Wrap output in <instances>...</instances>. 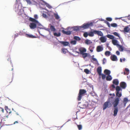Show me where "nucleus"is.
Segmentation results:
<instances>
[{
    "label": "nucleus",
    "instance_id": "obj_1",
    "mask_svg": "<svg viewBox=\"0 0 130 130\" xmlns=\"http://www.w3.org/2000/svg\"><path fill=\"white\" fill-rule=\"evenodd\" d=\"M86 92V91L85 89H80L79 91L78 97L77 98V100H80L82 98V96L84 95Z\"/></svg>",
    "mask_w": 130,
    "mask_h": 130
},
{
    "label": "nucleus",
    "instance_id": "obj_2",
    "mask_svg": "<svg viewBox=\"0 0 130 130\" xmlns=\"http://www.w3.org/2000/svg\"><path fill=\"white\" fill-rule=\"evenodd\" d=\"M116 96L117 97L120 98L122 96V94L121 92L120 93V91H122V90L121 88L119 86H117L116 88Z\"/></svg>",
    "mask_w": 130,
    "mask_h": 130
},
{
    "label": "nucleus",
    "instance_id": "obj_3",
    "mask_svg": "<svg viewBox=\"0 0 130 130\" xmlns=\"http://www.w3.org/2000/svg\"><path fill=\"white\" fill-rule=\"evenodd\" d=\"M93 25V23L92 22H88L87 23L84 24L81 27L83 28L84 29H87L92 26Z\"/></svg>",
    "mask_w": 130,
    "mask_h": 130
},
{
    "label": "nucleus",
    "instance_id": "obj_4",
    "mask_svg": "<svg viewBox=\"0 0 130 130\" xmlns=\"http://www.w3.org/2000/svg\"><path fill=\"white\" fill-rule=\"evenodd\" d=\"M120 98L119 97H116L114 100L113 102V107H116L120 101Z\"/></svg>",
    "mask_w": 130,
    "mask_h": 130
},
{
    "label": "nucleus",
    "instance_id": "obj_5",
    "mask_svg": "<svg viewBox=\"0 0 130 130\" xmlns=\"http://www.w3.org/2000/svg\"><path fill=\"white\" fill-rule=\"evenodd\" d=\"M49 28H48L46 29L47 31L50 32L51 31L54 32L56 31V29L54 26L50 24L49 25Z\"/></svg>",
    "mask_w": 130,
    "mask_h": 130
},
{
    "label": "nucleus",
    "instance_id": "obj_6",
    "mask_svg": "<svg viewBox=\"0 0 130 130\" xmlns=\"http://www.w3.org/2000/svg\"><path fill=\"white\" fill-rule=\"evenodd\" d=\"M111 103L109 101H107L105 102L103 106V109L104 110L107 107H109L110 106Z\"/></svg>",
    "mask_w": 130,
    "mask_h": 130
},
{
    "label": "nucleus",
    "instance_id": "obj_7",
    "mask_svg": "<svg viewBox=\"0 0 130 130\" xmlns=\"http://www.w3.org/2000/svg\"><path fill=\"white\" fill-rule=\"evenodd\" d=\"M94 34L97 35L99 36H102L103 35L102 32L101 31H99L96 30H93Z\"/></svg>",
    "mask_w": 130,
    "mask_h": 130
},
{
    "label": "nucleus",
    "instance_id": "obj_8",
    "mask_svg": "<svg viewBox=\"0 0 130 130\" xmlns=\"http://www.w3.org/2000/svg\"><path fill=\"white\" fill-rule=\"evenodd\" d=\"M110 59L112 61H115L117 60V57L115 55H112L110 56Z\"/></svg>",
    "mask_w": 130,
    "mask_h": 130
},
{
    "label": "nucleus",
    "instance_id": "obj_9",
    "mask_svg": "<svg viewBox=\"0 0 130 130\" xmlns=\"http://www.w3.org/2000/svg\"><path fill=\"white\" fill-rule=\"evenodd\" d=\"M103 50V47L101 46H98L97 47L96 50L98 52H99L102 51Z\"/></svg>",
    "mask_w": 130,
    "mask_h": 130
},
{
    "label": "nucleus",
    "instance_id": "obj_10",
    "mask_svg": "<svg viewBox=\"0 0 130 130\" xmlns=\"http://www.w3.org/2000/svg\"><path fill=\"white\" fill-rule=\"evenodd\" d=\"M102 67H99L97 69V71L99 76L102 75Z\"/></svg>",
    "mask_w": 130,
    "mask_h": 130
},
{
    "label": "nucleus",
    "instance_id": "obj_11",
    "mask_svg": "<svg viewBox=\"0 0 130 130\" xmlns=\"http://www.w3.org/2000/svg\"><path fill=\"white\" fill-rule=\"evenodd\" d=\"M120 85L121 87L123 89L125 88L126 86V83L124 82H121L120 84Z\"/></svg>",
    "mask_w": 130,
    "mask_h": 130
},
{
    "label": "nucleus",
    "instance_id": "obj_12",
    "mask_svg": "<svg viewBox=\"0 0 130 130\" xmlns=\"http://www.w3.org/2000/svg\"><path fill=\"white\" fill-rule=\"evenodd\" d=\"M30 27L31 29H35L37 25L36 24L34 23H31L30 24Z\"/></svg>",
    "mask_w": 130,
    "mask_h": 130
},
{
    "label": "nucleus",
    "instance_id": "obj_13",
    "mask_svg": "<svg viewBox=\"0 0 130 130\" xmlns=\"http://www.w3.org/2000/svg\"><path fill=\"white\" fill-rule=\"evenodd\" d=\"M59 43L63 45L64 46H67L69 44V42H68L59 41Z\"/></svg>",
    "mask_w": 130,
    "mask_h": 130
},
{
    "label": "nucleus",
    "instance_id": "obj_14",
    "mask_svg": "<svg viewBox=\"0 0 130 130\" xmlns=\"http://www.w3.org/2000/svg\"><path fill=\"white\" fill-rule=\"evenodd\" d=\"M130 30V29L128 26H127L124 28L123 32H128Z\"/></svg>",
    "mask_w": 130,
    "mask_h": 130
},
{
    "label": "nucleus",
    "instance_id": "obj_15",
    "mask_svg": "<svg viewBox=\"0 0 130 130\" xmlns=\"http://www.w3.org/2000/svg\"><path fill=\"white\" fill-rule=\"evenodd\" d=\"M62 32L63 34L67 35H70L71 34V31H66L64 30H62Z\"/></svg>",
    "mask_w": 130,
    "mask_h": 130
},
{
    "label": "nucleus",
    "instance_id": "obj_16",
    "mask_svg": "<svg viewBox=\"0 0 130 130\" xmlns=\"http://www.w3.org/2000/svg\"><path fill=\"white\" fill-rule=\"evenodd\" d=\"M79 51L80 52V54H81L86 52V50L85 48H83L82 49H79Z\"/></svg>",
    "mask_w": 130,
    "mask_h": 130
},
{
    "label": "nucleus",
    "instance_id": "obj_17",
    "mask_svg": "<svg viewBox=\"0 0 130 130\" xmlns=\"http://www.w3.org/2000/svg\"><path fill=\"white\" fill-rule=\"evenodd\" d=\"M100 40L103 43L105 42L106 41V38L104 37H100Z\"/></svg>",
    "mask_w": 130,
    "mask_h": 130
},
{
    "label": "nucleus",
    "instance_id": "obj_18",
    "mask_svg": "<svg viewBox=\"0 0 130 130\" xmlns=\"http://www.w3.org/2000/svg\"><path fill=\"white\" fill-rule=\"evenodd\" d=\"M104 73L107 75H109L111 73L110 71L107 69H105L104 71Z\"/></svg>",
    "mask_w": 130,
    "mask_h": 130
},
{
    "label": "nucleus",
    "instance_id": "obj_19",
    "mask_svg": "<svg viewBox=\"0 0 130 130\" xmlns=\"http://www.w3.org/2000/svg\"><path fill=\"white\" fill-rule=\"evenodd\" d=\"M115 108L114 110L113 111L114 114L113 115L114 116H116L117 115L118 111V108L116 107Z\"/></svg>",
    "mask_w": 130,
    "mask_h": 130
},
{
    "label": "nucleus",
    "instance_id": "obj_20",
    "mask_svg": "<svg viewBox=\"0 0 130 130\" xmlns=\"http://www.w3.org/2000/svg\"><path fill=\"white\" fill-rule=\"evenodd\" d=\"M129 73V70L128 69L125 68V71L124 72V74L125 75H128Z\"/></svg>",
    "mask_w": 130,
    "mask_h": 130
},
{
    "label": "nucleus",
    "instance_id": "obj_21",
    "mask_svg": "<svg viewBox=\"0 0 130 130\" xmlns=\"http://www.w3.org/2000/svg\"><path fill=\"white\" fill-rule=\"evenodd\" d=\"M29 20L31 21L35 22L36 23H38V22L37 20H36L35 19L31 17H30L29 18Z\"/></svg>",
    "mask_w": 130,
    "mask_h": 130
},
{
    "label": "nucleus",
    "instance_id": "obj_22",
    "mask_svg": "<svg viewBox=\"0 0 130 130\" xmlns=\"http://www.w3.org/2000/svg\"><path fill=\"white\" fill-rule=\"evenodd\" d=\"M113 83L116 85H118L119 82L118 79H114L112 82Z\"/></svg>",
    "mask_w": 130,
    "mask_h": 130
},
{
    "label": "nucleus",
    "instance_id": "obj_23",
    "mask_svg": "<svg viewBox=\"0 0 130 130\" xmlns=\"http://www.w3.org/2000/svg\"><path fill=\"white\" fill-rule=\"evenodd\" d=\"M112 42L113 44L114 45H118L119 44H118V41L116 40H113L112 41Z\"/></svg>",
    "mask_w": 130,
    "mask_h": 130
},
{
    "label": "nucleus",
    "instance_id": "obj_24",
    "mask_svg": "<svg viewBox=\"0 0 130 130\" xmlns=\"http://www.w3.org/2000/svg\"><path fill=\"white\" fill-rule=\"evenodd\" d=\"M112 79V77L110 75H108L106 77V80L107 81H110Z\"/></svg>",
    "mask_w": 130,
    "mask_h": 130
},
{
    "label": "nucleus",
    "instance_id": "obj_25",
    "mask_svg": "<svg viewBox=\"0 0 130 130\" xmlns=\"http://www.w3.org/2000/svg\"><path fill=\"white\" fill-rule=\"evenodd\" d=\"M26 35L27 37L30 38H36V37H35L31 35L27 34H26Z\"/></svg>",
    "mask_w": 130,
    "mask_h": 130
},
{
    "label": "nucleus",
    "instance_id": "obj_26",
    "mask_svg": "<svg viewBox=\"0 0 130 130\" xmlns=\"http://www.w3.org/2000/svg\"><path fill=\"white\" fill-rule=\"evenodd\" d=\"M106 36L108 38L111 39H113L114 38V37L111 35H108Z\"/></svg>",
    "mask_w": 130,
    "mask_h": 130
},
{
    "label": "nucleus",
    "instance_id": "obj_27",
    "mask_svg": "<svg viewBox=\"0 0 130 130\" xmlns=\"http://www.w3.org/2000/svg\"><path fill=\"white\" fill-rule=\"evenodd\" d=\"M85 43L87 44H89L92 43V42L90 40L87 39L85 41Z\"/></svg>",
    "mask_w": 130,
    "mask_h": 130
},
{
    "label": "nucleus",
    "instance_id": "obj_28",
    "mask_svg": "<svg viewBox=\"0 0 130 130\" xmlns=\"http://www.w3.org/2000/svg\"><path fill=\"white\" fill-rule=\"evenodd\" d=\"M54 14L56 19L58 20L59 19L60 17L57 13H54Z\"/></svg>",
    "mask_w": 130,
    "mask_h": 130
},
{
    "label": "nucleus",
    "instance_id": "obj_29",
    "mask_svg": "<svg viewBox=\"0 0 130 130\" xmlns=\"http://www.w3.org/2000/svg\"><path fill=\"white\" fill-rule=\"evenodd\" d=\"M119 49L120 51H123L124 50V48L121 45H118Z\"/></svg>",
    "mask_w": 130,
    "mask_h": 130
},
{
    "label": "nucleus",
    "instance_id": "obj_30",
    "mask_svg": "<svg viewBox=\"0 0 130 130\" xmlns=\"http://www.w3.org/2000/svg\"><path fill=\"white\" fill-rule=\"evenodd\" d=\"M105 54L106 56H109L110 54V52L109 51H106L105 52Z\"/></svg>",
    "mask_w": 130,
    "mask_h": 130
},
{
    "label": "nucleus",
    "instance_id": "obj_31",
    "mask_svg": "<svg viewBox=\"0 0 130 130\" xmlns=\"http://www.w3.org/2000/svg\"><path fill=\"white\" fill-rule=\"evenodd\" d=\"M81 55H82L83 57L84 58H85L88 55V54L87 53H84Z\"/></svg>",
    "mask_w": 130,
    "mask_h": 130
},
{
    "label": "nucleus",
    "instance_id": "obj_32",
    "mask_svg": "<svg viewBox=\"0 0 130 130\" xmlns=\"http://www.w3.org/2000/svg\"><path fill=\"white\" fill-rule=\"evenodd\" d=\"M61 50L62 53L64 54H66V52L68 51L67 50L66 48H62Z\"/></svg>",
    "mask_w": 130,
    "mask_h": 130
},
{
    "label": "nucleus",
    "instance_id": "obj_33",
    "mask_svg": "<svg viewBox=\"0 0 130 130\" xmlns=\"http://www.w3.org/2000/svg\"><path fill=\"white\" fill-rule=\"evenodd\" d=\"M54 35L57 37H59L60 36L61 34L60 32H59L58 33L56 32H55L54 33Z\"/></svg>",
    "mask_w": 130,
    "mask_h": 130
},
{
    "label": "nucleus",
    "instance_id": "obj_34",
    "mask_svg": "<svg viewBox=\"0 0 130 130\" xmlns=\"http://www.w3.org/2000/svg\"><path fill=\"white\" fill-rule=\"evenodd\" d=\"M89 36L90 37H93L94 36L93 32L91 31L88 33Z\"/></svg>",
    "mask_w": 130,
    "mask_h": 130
},
{
    "label": "nucleus",
    "instance_id": "obj_35",
    "mask_svg": "<svg viewBox=\"0 0 130 130\" xmlns=\"http://www.w3.org/2000/svg\"><path fill=\"white\" fill-rule=\"evenodd\" d=\"M74 39L75 40H78V41H79V40H80V38L78 37V36H74Z\"/></svg>",
    "mask_w": 130,
    "mask_h": 130
},
{
    "label": "nucleus",
    "instance_id": "obj_36",
    "mask_svg": "<svg viewBox=\"0 0 130 130\" xmlns=\"http://www.w3.org/2000/svg\"><path fill=\"white\" fill-rule=\"evenodd\" d=\"M111 25V26L114 27H116L117 26V25L115 23H112Z\"/></svg>",
    "mask_w": 130,
    "mask_h": 130
},
{
    "label": "nucleus",
    "instance_id": "obj_37",
    "mask_svg": "<svg viewBox=\"0 0 130 130\" xmlns=\"http://www.w3.org/2000/svg\"><path fill=\"white\" fill-rule=\"evenodd\" d=\"M79 28L80 27H78V26H76L74 27V30L76 31H77L79 30Z\"/></svg>",
    "mask_w": 130,
    "mask_h": 130
},
{
    "label": "nucleus",
    "instance_id": "obj_38",
    "mask_svg": "<svg viewBox=\"0 0 130 130\" xmlns=\"http://www.w3.org/2000/svg\"><path fill=\"white\" fill-rule=\"evenodd\" d=\"M89 35H88V34L87 33V32H85L84 34H83V36H84L85 37V38H86Z\"/></svg>",
    "mask_w": 130,
    "mask_h": 130
},
{
    "label": "nucleus",
    "instance_id": "obj_39",
    "mask_svg": "<svg viewBox=\"0 0 130 130\" xmlns=\"http://www.w3.org/2000/svg\"><path fill=\"white\" fill-rule=\"evenodd\" d=\"M84 72L86 73L87 74H88L89 73V71L87 69H85L84 70Z\"/></svg>",
    "mask_w": 130,
    "mask_h": 130
},
{
    "label": "nucleus",
    "instance_id": "obj_40",
    "mask_svg": "<svg viewBox=\"0 0 130 130\" xmlns=\"http://www.w3.org/2000/svg\"><path fill=\"white\" fill-rule=\"evenodd\" d=\"M77 127L79 130L81 129L82 128V126L81 125H77Z\"/></svg>",
    "mask_w": 130,
    "mask_h": 130
},
{
    "label": "nucleus",
    "instance_id": "obj_41",
    "mask_svg": "<svg viewBox=\"0 0 130 130\" xmlns=\"http://www.w3.org/2000/svg\"><path fill=\"white\" fill-rule=\"evenodd\" d=\"M102 75V79H105L106 77V75L103 74H102V75Z\"/></svg>",
    "mask_w": 130,
    "mask_h": 130
},
{
    "label": "nucleus",
    "instance_id": "obj_42",
    "mask_svg": "<svg viewBox=\"0 0 130 130\" xmlns=\"http://www.w3.org/2000/svg\"><path fill=\"white\" fill-rule=\"evenodd\" d=\"M113 34H114L115 35L118 37H119V35L116 32H114L113 33Z\"/></svg>",
    "mask_w": 130,
    "mask_h": 130
},
{
    "label": "nucleus",
    "instance_id": "obj_43",
    "mask_svg": "<svg viewBox=\"0 0 130 130\" xmlns=\"http://www.w3.org/2000/svg\"><path fill=\"white\" fill-rule=\"evenodd\" d=\"M76 42L75 40H73L71 41V43L73 44H76Z\"/></svg>",
    "mask_w": 130,
    "mask_h": 130
},
{
    "label": "nucleus",
    "instance_id": "obj_44",
    "mask_svg": "<svg viewBox=\"0 0 130 130\" xmlns=\"http://www.w3.org/2000/svg\"><path fill=\"white\" fill-rule=\"evenodd\" d=\"M26 1L27 2V3L29 5L31 4V2L30 0H26Z\"/></svg>",
    "mask_w": 130,
    "mask_h": 130
},
{
    "label": "nucleus",
    "instance_id": "obj_45",
    "mask_svg": "<svg viewBox=\"0 0 130 130\" xmlns=\"http://www.w3.org/2000/svg\"><path fill=\"white\" fill-rule=\"evenodd\" d=\"M106 19L107 21H111L112 20V19L111 18H107Z\"/></svg>",
    "mask_w": 130,
    "mask_h": 130
},
{
    "label": "nucleus",
    "instance_id": "obj_46",
    "mask_svg": "<svg viewBox=\"0 0 130 130\" xmlns=\"http://www.w3.org/2000/svg\"><path fill=\"white\" fill-rule=\"evenodd\" d=\"M5 110L7 112H8V110H9V109L8 108L7 106H5Z\"/></svg>",
    "mask_w": 130,
    "mask_h": 130
},
{
    "label": "nucleus",
    "instance_id": "obj_47",
    "mask_svg": "<svg viewBox=\"0 0 130 130\" xmlns=\"http://www.w3.org/2000/svg\"><path fill=\"white\" fill-rule=\"evenodd\" d=\"M46 5L47 7L48 8H51V6L49 4L47 3H46Z\"/></svg>",
    "mask_w": 130,
    "mask_h": 130
},
{
    "label": "nucleus",
    "instance_id": "obj_48",
    "mask_svg": "<svg viewBox=\"0 0 130 130\" xmlns=\"http://www.w3.org/2000/svg\"><path fill=\"white\" fill-rule=\"evenodd\" d=\"M122 60H123V61H125V59L124 58H123L122 59L121 58L120 59V61L121 62H122Z\"/></svg>",
    "mask_w": 130,
    "mask_h": 130
},
{
    "label": "nucleus",
    "instance_id": "obj_49",
    "mask_svg": "<svg viewBox=\"0 0 130 130\" xmlns=\"http://www.w3.org/2000/svg\"><path fill=\"white\" fill-rule=\"evenodd\" d=\"M123 101L124 102H127L128 101V99L126 98H124V99Z\"/></svg>",
    "mask_w": 130,
    "mask_h": 130
},
{
    "label": "nucleus",
    "instance_id": "obj_50",
    "mask_svg": "<svg viewBox=\"0 0 130 130\" xmlns=\"http://www.w3.org/2000/svg\"><path fill=\"white\" fill-rule=\"evenodd\" d=\"M42 17L44 18H46L47 17L46 14L44 13H43L42 15Z\"/></svg>",
    "mask_w": 130,
    "mask_h": 130
},
{
    "label": "nucleus",
    "instance_id": "obj_51",
    "mask_svg": "<svg viewBox=\"0 0 130 130\" xmlns=\"http://www.w3.org/2000/svg\"><path fill=\"white\" fill-rule=\"evenodd\" d=\"M34 18L36 19H37L38 18V16L37 14H35L34 15Z\"/></svg>",
    "mask_w": 130,
    "mask_h": 130
},
{
    "label": "nucleus",
    "instance_id": "obj_52",
    "mask_svg": "<svg viewBox=\"0 0 130 130\" xmlns=\"http://www.w3.org/2000/svg\"><path fill=\"white\" fill-rule=\"evenodd\" d=\"M106 23L108 25V26L109 27H110V25L109 22L106 21Z\"/></svg>",
    "mask_w": 130,
    "mask_h": 130
},
{
    "label": "nucleus",
    "instance_id": "obj_53",
    "mask_svg": "<svg viewBox=\"0 0 130 130\" xmlns=\"http://www.w3.org/2000/svg\"><path fill=\"white\" fill-rule=\"evenodd\" d=\"M92 60H93V61H97V62H98V61H97V59H96V58H92Z\"/></svg>",
    "mask_w": 130,
    "mask_h": 130
},
{
    "label": "nucleus",
    "instance_id": "obj_54",
    "mask_svg": "<svg viewBox=\"0 0 130 130\" xmlns=\"http://www.w3.org/2000/svg\"><path fill=\"white\" fill-rule=\"evenodd\" d=\"M116 54L117 55H119L120 54L119 52L118 51H117L116 52Z\"/></svg>",
    "mask_w": 130,
    "mask_h": 130
},
{
    "label": "nucleus",
    "instance_id": "obj_55",
    "mask_svg": "<svg viewBox=\"0 0 130 130\" xmlns=\"http://www.w3.org/2000/svg\"><path fill=\"white\" fill-rule=\"evenodd\" d=\"M0 110H1L3 112H4V109L3 108L0 107Z\"/></svg>",
    "mask_w": 130,
    "mask_h": 130
},
{
    "label": "nucleus",
    "instance_id": "obj_56",
    "mask_svg": "<svg viewBox=\"0 0 130 130\" xmlns=\"http://www.w3.org/2000/svg\"><path fill=\"white\" fill-rule=\"evenodd\" d=\"M112 87L113 88H115V87L114 85L112 84L111 85Z\"/></svg>",
    "mask_w": 130,
    "mask_h": 130
},
{
    "label": "nucleus",
    "instance_id": "obj_57",
    "mask_svg": "<svg viewBox=\"0 0 130 130\" xmlns=\"http://www.w3.org/2000/svg\"><path fill=\"white\" fill-rule=\"evenodd\" d=\"M11 111L9 109V110H8V112L9 113V114H10V113H11Z\"/></svg>",
    "mask_w": 130,
    "mask_h": 130
},
{
    "label": "nucleus",
    "instance_id": "obj_58",
    "mask_svg": "<svg viewBox=\"0 0 130 130\" xmlns=\"http://www.w3.org/2000/svg\"><path fill=\"white\" fill-rule=\"evenodd\" d=\"M18 123V122L17 121H15V122L13 124H15L16 123Z\"/></svg>",
    "mask_w": 130,
    "mask_h": 130
},
{
    "label": "nucleus",
    "instance_id": "obj_59",
    "mask_svg": "<svg viewBox=\"0 0 130 130\" xmlns=\"http://www.w3.org/2000/svg\"><path fill=\"white\" fill-rule=\"evenodd\" d=\"M89 50L91 52H92L93 51V50L92 49H90Z\"/></svg>",
    "mask_w": 130,
    "mask_h": 130
},
{
    "label": "nucleus",
    "instance_id": "obj_60",
    "mask_svg": "<svg viewBox=\"0 0 130 130\" xmlns=\"http://www.w3.org/2000/svg\"><path fill=\"white\" fill-rule=\"evenodd\" d=\"M112 95L114 96H115V93H113Z\"/></svg>",
    "mask_w": 130,
    "mask_h": 130
},
{
    "label": "nucleus",
    "instance_id": "obj_61",
    "mask_svg": "<svg viewBox=\"0 0 130 130\" xmlns=\"http://www.w3.org/2000/svg\"><path fill=\"white\" fill-rule=\"evenodd\" d=\"M105 63V62H104V61L103 60V64H104Z\"/></svg>",
    "mask_w": 130,
    "mask_h": 130
},
{
    "label": "nucleus",
    "instance_id": "obj_62",
    "mask_svg": "<svg viewBox=\"0 0 130 130\" xmlns=\"http://www.w3.org/2000/svg\"><path fill=\"white\" fill-rule=\"evenodd\" d=\"M109 95L110 96L112 95V94L111 93H110L109 94Z\"/></svg>",
    "mask_w": 130,
    "mask_h": 130
},
{
    "label": "nucleus",
    "instance_id": "obj_63",
    "mask_svg": "<svg viewBox=\"0 0 130 130\" xmlns=\"http://www.w3.org/2000/svg\"><path fill=\"white\" fill-rule=\"evenodd\" d=\"M97 64H98V65H99V64L98 63H97Z\"/></svg>",
    "mask_w": 130,
    "mask_h": 130
},
{
    "label": "nucleus",
    "instance_id": "obj_64",
    "mask_svg": "<svg viewBox=\"0 0 130 130\" xmlns=\"http://www.w3.org/2000/svg\"><path fill=\"white\" fill-rule=\"evenodd\" d=\"M111 98H113V97H111Z\"/></svg>",
    "mask_w": 130,
    "mask_h": 130
}]
</instances>
